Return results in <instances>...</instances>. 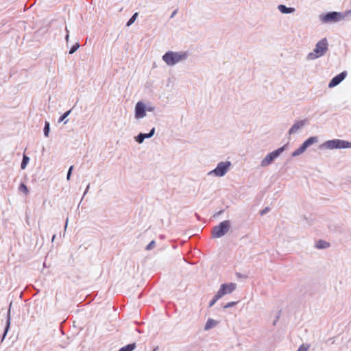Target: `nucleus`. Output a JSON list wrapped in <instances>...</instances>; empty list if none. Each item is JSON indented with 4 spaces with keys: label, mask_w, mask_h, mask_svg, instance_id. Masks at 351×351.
<instances>
[{
    "label": "nucleus",
    "mask_w": 351,
    "mask_h": 351,
    "mask_svg": "<svg viewBox=\"0 0 351 351\" xmlns=\"http://www.w3.org/2000/svg\"><path fill=\"white\" fill-rule=\"evenodd\" d=\"M189 54L187 52H174L172 51H167L162 57V60L168 66H173L182 60L187 59Z\"/></svg>",
    "instance_id": "nucleus-1"
},
{
    "label": "nucleus",
    "mask_w": 351,
    "mask_h": 351,
    "mask_svg": "<svg viewBox=\"0 0 351 351\" xmlns=\"http://www.w3.org/2000/svg\"><path fill=\"white\" fill-rule=\"evenodd\" d=\"M328 50V42L326 38L319 40L315 45L313 52L308 54V60H314L324 55Z\"/></svg>",
    "instance_id": "nucleus-2"
},
{
    "label": "nucleus",
    "mask_w": 351,
    "mask_h": 351,
    "mask_svg": "<svg viewBox=\"0 0 351 351\" xmlns=\"http://www.w3.org/2000/svg\"><path fill=\"white\" fill-rule=\"evenodd\" d=\"M321 147L329 149L351 148V142L341 139L328 140L324 142Z\"/></svg>",
    "instance_id": "nucleus-3"
},
{
    "label": "nucleus",
    "mask_w": 351,
    "mask_h": 351,
    "mask_svg": "<svg viewBox=\"0 0 351 351\" xmlns=\"http://www.w3.org/2000/svg\"><path fill=\"white\" fill-rule=\"evenodd\" d=\"M319 19L322 23H332L343 20V15L341 12L332 11L319 16Z\"/></svg>",
    "instance_id": "nucleus-4"
},
{
    "label": "nucleus",
    "mask_w": 351,
    "mask_h": 351,
    "mask_svg": "<svg viewBox=\"0 0 351 351\" xmlns=\"http://www.w3.org/2000/svg\"><path fill=\"white\" fill-rule=\"evenodd\" d=\"M231 223L229 220H224L215 226L212 230L213 238H220L224 236L230 229Z\"/></svg>",
    "instance_id": "nucleus-5"
},
{
    "label": "nucleus",
    "mask_w": 351,
    "mask_h": 351,
    "mask_svg": "<svg viewBox=\"0 0 351 351\" xmlns=\"http://www.w3.org/2000/svg\"><path fill=\"white\" fill-rule=\"evenodd\" d=\"M287 147V145H285L280 148L269 153L261 162V166L263 167H265L272 162L276 159L285 149Z\"/></svg>",
    "instance_id": "nucleus-6"
},
{
    "label": "nucleus",
    "mask_w": 351,
    "mask_h": 351,
    "mask_svg": "<svg viewBox=\"0 0 351 351\" xmlns=\"http://www.w3.org/2000/svg\"><path fill=\"white\" fill-rule=\"evenodd\" d=\"M230 167V161L220 162L218 163L215 169L208 173V175L213 174L218 177H222L226 174Z\"/></svg>",
    "instance_id": "nucleus-7"
},
{
    "label": "nucleus",
    "mask_w": 351,
    "mask_h": 351,
    "mask_svg": "<svg viewBox=\"0 0 351 351\" xmlns=\"http://www.w3.org/2000/svg\"><path fill=\"white\" fill-rule=\"evenodd\" d=\"M237 288V285L233 282L224 283L220 286L219 289L217 291L219 296L221 298L226 295L232 293Z\"/></svg>",
    "instance_id": "nucleus-8"
},
{
    "label": "nucleus",
    "mask_w": 351,
    "mask_h": 351,
    "mask_svg": "<svg viewBox=\"0 0 351 351\" xmlns=\"http://www.w3.org/2000/svg\"><path fill=\"white\" fill-rule=\"evenodd\" d=\"M135 118L142 119L146 116V105L143 101H138L135 106Z\"/></svg>",
    "instance_id": "nucleus-9"
},
{
    "label": "nucleus",
    "mask_w": 351,
    "mask_h": 351,
    "mask_svg": "<svg viewBox=\"0 0 351 351\" xmlns=\"http://www.w3.org/2000/svg\"><path fill=\"white\" fill-rule=\"evenodd\" d=\"M347 76V72L343 71L335 76L329 82L328 87L333 88L339 85Z\"/></svg>",
    "instance_id": "nucleus-10"
},
{
    "label": "nucleus",
    "mask_w": 351,
    "mask_h": 351,
    "mask_svg": "<svg viewBox=\"0 0 351 351\" xmlns=\"http://www.w3.org/2000/svg\"><path fill=\"white\" fill-rule=\"evenodd\" d=\"M12 304H10L9 309L7 312L6 315V322H5V326L4 328V331L2 334V336L0 339V342L2 343L5 338L7 333L10 328V324H11V316H10V308H11Z\"/></svg>",
    "instance_id": "nucleus-11"
},
{
    "label": "nucleus",
    "mask_w": 351,
    "mask_h": 351,
    "mask_svg": "<svg viewBox=\"0 0 351 351\" xmlns=\"http://www.w3.org/2000/svg\"><path fill=\"white\" fill-rule=\"evenodd\" d=\"M306 122V120L304 119V120H301V121H298L297 122H295L291 127V128L289 129V134H295V132H297V131L300 129L301 128H302L305 123Z\"/></svg>",
    "instance_id": "nucleus-12"
},
{
    "label": "nucleus",
    "mask_w": 351,
    "mask_h": 351,
    "mask_svg": "<svg viewBox=\"0 0 351 351\" xmlns=\"http://www.w3.org/2000/svg\"><path fill=\"white\" fill-rule=\"evenodd\" d=\"M278 9L282 14H291L293 13L295 10L294 8H288L283 4L278 5Z\"/></svg>",
    "instance_id": "nucleus-13"
},
{
    "label": "nucleus",
    "mask_w": 351,
    "mask_h": 351,
    "mask_svg": "<svg viewBox=\"0 0 351 351\" xmlns=\"http://www.w3.org/2000/svg\"><path fill=\"white\" fill-rule=\"evenodd\" d=\"M219 322L213 319L209 318L206 322L204 330H208L217 325Z\"/></svg>",
    "instance_id": "nucleus-14"
},
{
    "label": "nucleus",
    "mask_w": 351,
    "mask_h": 351,
    "mask_svg": "<svg viewBox=\"0 0 351 351\" xmlns=\"http://www.w3.org/2000/svg\"><path fill=\"white\" fill-rule=\"evenodd\" d=\"M330 246V243L324 240H319L315 243V247L317 249H326Z\"/></svg>",
    "instance_id": "nucleus-15"
},
{
    "label": "nucleus",
    "mask_w": 351,
    "mask_h": 351,
    "mask_svg": "<svg viewBox=\"0 0 351 351\" xmlns=\"http://www.w3.org/2000/svg\"><path fill=\"white\" fill-rule=\"evenodd\" d=\"M318 142V138L317 136H311L307 138L303 144L308 148L309 146Z\"/></svg>",
    "instance_id": "nucleus-16"
},
{
    "label": "nucleus",
    "mask_w": 351,
    "mask_h": 351,
    "mask_svg": "<svg viewBox=\"0 0 351 351\" xmlns=\"http://www.w3.org/2000/svg\"><path fill=\"white\" fill-rule=\"evenodd\" d=\"M307 149V147L302 143L299 148L295 149L291 154L293 157H296L298 156H300L303 152H305V150Z\"/></svg>",
    "instance_id": "nucleus-17"
},
{
    "label": "nucleus",
    "mask_w": 351,
    "mask_h": 351,
    "mask_svg": "<svg viewBox=\"0 0 351 351\" xmlns=\"http://www.w3.org/2000/svg\"><path fill=\"white\" fill-rule=\"evenodd\" d=\"M147 133H140L135 137V140L138 143H142L145 138H149Z\"/></svg>",
    "instance_id": "nucleus-18"
},
{
    "label": "nucleus",
    "mask_w": 351,
    "mask_h": 351,
    "mask_svg": "<svg viewBox=\"0 0 351 351\" xmlns=\"http://www.w3.org/2000/svg\"><path fill=\"white\" fill-rule=\"evenodd\" d=\"M136 347V343H132L121 348L118 351H133Z\"/></svg>",
    "instance_id": "nucleus-19"
},
{
    "label": "nucleus",
    "mask_w": 351,
    "mask_h": 351,
    "mask_svg": "<svg viewBox=\"0 0 351 351\" xmlns=\"http://www.w3.org/2000/svg\"><path fill=\"white\" fill-rule=\"evenodd\" d=\"M29 161V158L27 156H26L25 154H24L23 156L21 164V168L22 169H25L26 168Z\"/></svg>",
    "instance_id": "nucleus-20"
},
{
    "label": "nucleus",
    "mask_w": 351,
    "mask_h": 351,
    "mask_svg": "<svg viewBox=\"0 0 351 351\" xmlns=\"http://www.w3.org/2000/svg\"><path fill=\"white\" fill-rule=\"evenodd\" d=\"M49 132H50V123L49 121H46L45 122V126L43 128V132H44V135L45 137L49 136Z\"/></svg>",
    "instance_id": "nucleus-21"
},
{
    "label": "nucleus",
    "mask_w": 351,
    "mask_h": 351,
    "mask_svg": "<svg viewBox=\"0 0 351 351\" xmlns=\"http://www.w3.org/2000/svg\"><path fill=\"white\" fill-rule=\"evenodd\" d=\"M138 12H135L132 16L131 18L128 20V21L126 23V26L127 27H130L132 24H133L134 23V21H136L137 16H138Z\"/></svg>",
    "instance_id": "nucleus-22"
},
{
    "label": "nucleus",
    "mask_w": 351,
    "mask_h": 351,
    "mask_svg": "<svg viewBox=\"0 0 351 351\" xmlns=\"http://www.w3.org/2000/svg\"><path fill=\"white\" fill-rule=\"evenodd\" d=\"M221 298V297L220 295L219 296V293L217 292L213 298L209 302L208 307L213 306Z\"/></svg>",
    "instance_id": "nucleus-23"
},
{
    "label": "nucleus",
    "mask_w": 351,
    "mask_h": 351,
    "mask_svg": "<svg viewBox=\"0 0 351 351\" xmlns=\"http://www.w3.org/2000/svg\"><path fill=\"white\" fill-rule=\"evenodd\" d=\"M19 189L21 192H23L25 194H27L29 193L28 188L24 183H21L20 184Z\"/></svg>",
    "instance_id": "nucleus-24"
},
{
    "label": "nucleus",
    "mask_w": 351,
    "mask_h": 351,
    "mask_svg": "<svg viewBox=\"0 0 351 351\" xmlns=\"http://www.w3.org/2000/svg\"><path fill=\"white\" fill-rule=\"evenodd\" d=\"M79 47H80V44H79V43H76L75 45H73L71 47V49H70V50H69V54H73V53H75V51L79 49Z\"/></svg>",
    "instance_id": "nucleus-25"
},
{
    "label": "nucleus",
    "mask_w": 351,
    "mask_h": 351,
    "mask_svg": "<svg viewBox=\"0 0 351 351\" xmlns=\"http://www.w3.org/2000/svg\"><path fill=\"white\" fill-rule=\"evenodd\" d=\"M71 110H69L66 112H65L58 119V123H61L64 121V119L69 115L71 113Z\"/></svg>",
    "instance_id": "nucleus-26"
},
{
    "label": "nucleus",
    "mask_w": 351,
    "mask_h": 351,
    "mask_svg": "<svg viewBox=\"0 0 351 351\" xmlns=\"http://www.w3.org/2000/svg\"><path fill=\"white\" fill-rule=\"evenodd\" d=\"M309 348H310L309 344H302L299 347L298 351H307Z\"/></svg>",
    "instance_id": "nucleus-27"
},
{
    "label": "nucleus",
    "mask_w": 351,
    "mask_h": 351,
    "mask_svg": "<svg viewBox=\"0 0 351 351\" xmlns=\"http://www.w3.org/2000/svg\"><path fill=\"white\" fill-rule=\"evenodd\" d=\"M156 245V242L154 241H152L145 247L146 250H152Z\"/></svg>",
    "instance_id": "nucleus-28"
},
{
    "label": "nucleus",
    "mask_w": 351,
    "mask_h": 351,
    "mask_svg": "<svg viewBox=\"0 0 351 351\" xmlns=\"http://www.w3.org/2000/svg\"><path fill=\"white\" fill-rule=\"evenodd\" d=\"M237 303H238V302H228L226 304H225L223 306V308L226 309V308H228L232 307V306H235Z\"/></svg>",
    "instance_id": "nucleus-29"
},
{
    "label": "nucleus",
    "mask_w": 351,
    "mask_h": 351,
    "mask_svg": "<svg viewBox=\"0 0 351 351\" xmlns=\"http://www.w3.org/2000/svg\"><path fill=\"white\" fill-rule=\"evenodd\" d=\"M73 169V166H71V167H69V170H68L67 175H66V179H67V180H70V178H71V173H72Z\"/></svg>",
    "instance_id": "nucleus-30"
},
{
    "label": "nucleus",
    "mask_w": 351,
    "mask_h": 351,
    "mask_svg": "<svg viewBox=\"0 0 351 351\" xmlns=\"http://www.w3.org/2000/svg\"><path fill=\"white\" fill-rule=\"evenodd\" d=\"M155 110V107L152 105H147L146 106V111L148 112H154Z\"/></svg>",
    "instance_id": "nucleus-31"
},
{
    "label": "nucleus",
    "mask_w": 351,
    "mask_h": 351,
    "mask_svg": "<svg viewBox=\"0 0 351 351\" xmlns=\"http://www.w3.org/2000/svg\"><path fill=\"white\" fill-rule=\"evenodd\" d=\"M269 208L266 207L260 212V215L263 216V215H265L267 212H269Z\"/></svg>",
    "instance_id": "nucleus-32"
},
{
    "label": "nucleus",
    "mask_w": 351,
    "mask_h": 351,
    "mask_svg": "<svg viewBox=\"0 0 351 351\" xmlns=\"http://www.w3.org/2000/svg\"><path fill=\"white\" fill-rule=\"evenodd\" d=\"M342 14L343 15V19H344L346 16H348L351 15V10H346L345 12H342Z\"/></svg>",
    "instance_id": "nucleus-33"
},
{
    "label": "nucleus",
    "mask_w": 351,
    "mask_h": 351,
    "mask_svg": "<svg viewBox=\"0 0 351 351\" xmlns=\"http://www.w3.org/2000/svg\"><path fill=\"white\" fill-rule=\"evenodd\" d=\"M147 134L149 138L152 137L155 134V128H153Z\"/></svg>",
    "instance_id": "nucleus-34"
},
{
    "label": "nucleus",
    "mask_w": 351,
    "mask_h": 351,
    "mask_svg": "<svg viewBox=\"0 0 351 351\" xmlns=\"http://www.w3.org/2000/svg\"><path fill=\"white\" fill-rule=\"evenodd\" d=\"M65 30L66 32V36H65V40H66V43H68L69 42V32L67 27H66Z\"/></svg>",
    "instance_id": "nucleus-35"
},
{
    "label": "nucleus",
    "mask_w": 351,
    "mask_h": 351,
    "mask_svg": "<svg viewBox=\"0 0 351 351\" xmlns=\"http://www.w3.org/2000/svg\"><path fill=\"white\" fill-rule=\"evenodd\" d=\"M280 313H281L280 311L278 313V315H277L275 320L274 321V323H273L274 325H276V322H278V319L280 317Z\"/></svg>",
    "instance_id": "nucleus-36"
},
{
    "label": "nucleus",
    "mask_w": 351,
    "mask_h": 351,
    "mask_svg": "<svg viewBox=\"0 0 351 351\" xmlns=\"http://www.w3.org/2000/svg\"><path fill=\"white\" fill-rule=\"evenodd\" d=\"M89 188H90V184H88L84 192V195H83V197L82 198L84 197V195L88 193V190H89Z\"/></svg>",
    "instance_id": "nucleus-37"
},
{
    "label": "nucleus",
    "mask_w": 351,
    "mask_h": 351,
    "mask_svg": "<svg viewBox=\"0 0 351 351\" xmlns=\"http://www.w3.org/2000/svg\"><path fill=\"white\" fill-rule=\"evenodd\" d=\"M178 9L175 10L171 14L170 18L172 19L174 17V16L177 14Z\"/></svg>",
    "instance_id": "nucleus-38"
},
{
    "label": "nucleus",
    "mask_w": 351,
    "mask_h": 351,
    "mask_svg": "<svg viewBox=\"0 0 351 351\" xmlns=\"http://www.w3.org/2000/svg\"><path fill=\"white\" fill-rule=\"evenodd\" d=\"M223 211H224L223 210H221L218 211L217 213H216L214 215V217L219 216V215H221L223 213Z\"/></svg>",
    "instance_id": "nucleus-39"
},
{
    "label": "nucleus",
    "mask_w": 351,
    "mask_h": 351,
    "mask_svg": "<svg viewBox=\"0 0 351 351\" xmlns=\"http://www.w3.org/2000/svg\"><path fill=\"white\" fill-rule=\"evenodd\" d=\"M158 349V347H156V348H154L152 351H157Z\"/></svg>",
    "instance_id": "nucleus-40"
},
{
    "label": "nucleus",
    "mask_w": 351,
    "mask_h": 351,
    "mask_svg": "<svg viewBox=\"0 0 351 351\" xmlns=\"http://www.w3.org/2000/svg\"><path fill=\"white\" fill-rule=\"evenodd\" d=\"M55 238H56V234H53V237H52V241H53Z\"/></svg>",
    "instance_id": "nucleus-41"
},
{
    "label": "nucleus",
    "mask_w": 351,
    "mask_h": 351,
    "mask_svg": "<svg viewBox=\"0 0 351 351\" xmlns=\"http://www.w3.org/2000/svg\"><path fill=\"white\" fill-rule=\"evenodd\" d=\"M67 222H68V220H66V221L65 228H66V226H67Z\"/></svg>",
    "instance_id": "nucleus-42"
},
{
    "label": "nucleus",
    "mask_w": 351,
    "mask_h": 351,
    "mask_svg": "<svg viewBox=\"0 0 351 351\" xmlns=\"http://www.w3.org/2000/svg\"><path fill=\"white\" fill-rule=\"evenodd\" d=\"M160 237L161 239H162V238H164V236H163V235H160Z\"/></svg>",
    "instance_id": "nucleus-43"
}]
</instances>
